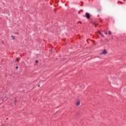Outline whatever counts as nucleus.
Wrapping results in <instances>:
<instances>
[{"label":"nucleus","instance_id":"obj_1","mask_svg":"<svg viewBox=\"0 0 126 126\" xmlns=\"http://www.w3.org/2000/svg\"><path fill=\"white\" fill-rule=\"evenodd\" d=\"M86 17L87 18V19H90V14H89V13H86Z\"/></svg>","mask_w":126,"mask_h":126},{"label":"nucleus","instance_id":"obj_2","mask_svg":"<svg viewBox=\"0 0 126 126\" xmlns=\"http://www.w3.org/2000/svg\"><path fill=\"white\" fill-rule=\"evenodd\" d=\"M108 52H107V50L106 49H104L102 52L100 53L101 55H106V54H107Z\"/></svg>","mask_w":126,"mask_h":126},{"label":"nucleus","instance_id":"obj_3","mask_svg":"<svg viewBox=\"0 0 126 126\" xmlns=\"http://www.w3.org/2000/svg\"><path fill=\"white\" fill-rule=\"evenodd\" d=\"M15 63H16V64L17 65H18V63H19V59H16V60L15 61Z\"/></svg>","mask_w":126,"mask_h":126},{"label":"nucleus","instance_id":"obj_4","mask_svg":"<svg viewBox=\"0 0 126 126\" xmlns=\"http://www.w3.org/2000/svg\"><path fill=\"white\" fill-rule=\"evenodd\" d=\"M76 106H79L80 105V101H78L76 103Z\"/></svg>","mask_w":126,"mask_h":126},{"label":"nucleus","instance_id":"obj_5","mask_svg":"<svg viewBox=\"0 0 126 126\" xmlns=\"http://www.w3.org/2000/svg\"><path fill=\"white\" fill-rule=\"evenodd\" d=\"M5 100V101H6V100H7V96H5L4 97V98L2 100V101H3V100Z\"/></svg>","mask_w":126,"mask_h":126},{"label":"nucleus","instance_id":"obj_6","mask_svg":"<svg viewBox=\"0 0 126 126\" xmlns=\"http://www.w3.org/2000/svg\"><path fill=\"white\" fill-rule=\"evenodd\" d=\"M81 73H82V76H84L85 75V72H84V71H82L81 72Z\"/></svg>","mask_w":126,"mask_h":126},{"label":"nucleus","instance_id":"obj_7","mask_svg":"<svg viewBox=\"0 0 126 126\" xmlns=\"http://www.w3.org/2000/svg\"><path fill=\"white\" fill-rule=\"evenodd\" d=\"M11 37L12 38V40H15V36L11 35Z\"/></svg>","mask_w":126,"mask_h":126},{"label":"nucleus","instance_id":"obj_8","mask_svg":"<svg viewBox=\"0 0 126 126\" xmlns=\"http://www.w3.org/2000/svg\"><path fill=\"white\" fill-rule=\"evenodd\" d=\"M99 33L100 35H101V36L102 37H104V34H102V33L100 32H99Z\"/></svg>","mask_w":126,"mask_h":126},{"label":"nucleus","instance_id":"obj_9","mask_svg":"<svg viewBox=\"0 0 126 126\" xmlns=\"http://www.w3.org/2000/svg\"><path fill=\"white\" fill-rule=\"evenodd\" d=\"M15 34H16V35H19V32H15Z\"/></svg>","mask_w":126,"mask_h":126},{"label":"nucleus","instance_id":"obj_10","mask_svg":"<svg viewBox=\"0 0 126 126\" xmlns=\"http://www.w3.org/2000/svg\"><path fill=\"white\" fill-rule=\"evenodd\" d=\"M16 102H17V100H15L14 101V105H16Z\"/></svg>","mask_w":126,"mask_h":126},{"label":"nucleus","instance_id":"obj_11","mask_svg":"<svg viewBox=\"0 0 126 126\" xmlns=\"http://www.w3.org/2000/svg\"><path fill=\"white\" fill-rule=\"evenodd\" d=\"M93 25H94L95 27H97V25L95 24V23H94Z\"/></svg>","mask_w":126,"mask_h":126},{"label":"nucleus","instance_id":"obj_12","mask_svg":"<svg viewBox=\"0 0 126 126\" xmlns=\"http://www.w3.org/2000/svg\"><path fill=\"white\" fill-rule=\"evenodd\" d=\"M35 63H39V61L38 60H36Z\"/></svg>","mask_w":126,"mask_h":126},{"label":"nucleus","instance_id":"obj_13","mask_svg":"<svg viewBox=\"0 0 126 126\" xmlns=\"http://www.w3.org/2000/svg\"><path fill=\"white\" fill-rule=\"evenodd\" d=\"M108 33H109V35H111V34H112V33H111V31H109Z\"/></svg>","mask_w":126,"mask_h":126},{"label":"nucleus","instance_id":"obj_14","mask_svg":"<svg viewBox=\"0 0 126 126\" xmlns=\"http://www.w3.org/2000/svg\"><path fill=\"white\" fill-rule=\"evenodd\" d=\"M105 35H107V34H108V32H105Z\"/></svg>","mask_w":126,"mask_h":126},{"label":"nucleus","instance_id":"obj_15","mask_svg":"<svg viewBox=\"0 0 126 126\" xmlns=\"http://www.w3.org/2000/svg\"><path fill=\"white\" fill-rule=\"evenodd\" d=\"M78 114H79V113H78V112H76V116H77V115H78Z\"/></svg>","mask_w":126,"mask_h":126},{"label":"nucleus","instance_id":"obj_16","mask_svg":"<svg viewBox=\"0 0 126 126\" xmlns=\"http://www.w3.org/2000/svg\"><path fill=\"white\" fill-rule=\"evenodd\" d=\"M16 69H18V66H16Z\"/></svg>","mask_w":126,"mask_h":126},{"label":"nucleus","instance_id":"obj_17","mask_svg":"<svg viewBox=\"0 0 126 126\" xmlns=\"http://www.w3.org/2000/svg\"><path fill=\"white\" fill-rule=\"evenodd\" d=\"M38 87H40V85H38Z\"/></svg>","mask_w":126,"mask_h":126},{"label":"nucleus","instance_id":"obj_18","mask_svg":"<svg viewBox=\"0 0 126 126\" xmlns=\"http://www.w3.org/2000/svg\"><path fill=\"white\" fill-rule=\"evenodd\" d=\"M82 4H83V2H82ZM83 5H82L81 6H82Z\"/></svg>","mask_w":126,"mask_h":126}]
</instances>
